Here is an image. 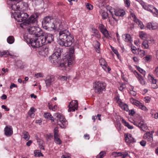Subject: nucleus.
Here are the masks:
<instances>
[{
	"label": "nucleus",
	"mask_w": 158,
	"mask_h": 158,
	"mask_svg": "<svg viewBox=\"0 0 158 158\" xmlns=\"http://www.w3.org/2000/svg\"><path fill=\"white\" fill-rule=\"evenodd\" d=\"M42 23L45 29L60 30L58 43L61 46H70L74 41L73 37L69 31L66 30H63L66 26L60 19H54L51 16H48L43 19Z\"/></svg>",
	"instance_id": "obj_1"
},
{
	"label": "nucleus",
	"mask_w": 158,
	"mask_h": 158,
	"mask_svg": "<svg viewBox=\"0 0 158 158\" xmlns=\"http://www.w3.org/2000/svg\"><path fill=\"white\" fill-rule=\"evenodd\" d=\"M38 14L36 13L31 15L27 20L24 22L20 25V26L24 29H27L29 33L27 35L26 39L27 42L32 47V43L36 40L40 36L42 32L41 29L37 27L34 26L37 22Z\"/></svg>",
	"instance_id": "obj_2"
},
{
	"label": "nucleus",
	"mask_w": 158,
	"mask_h": 158,
	"mask_svg": "<svg viewBox=\"0 0 158 158\" xmlns=\"http://www.w3.org/2000/svg\"><path fill=\"white\" fill-rule=\"evenodd\" d=\"M53 36L52 34L42 33L36 40H35V41L32 43L33 48H39L43 45L50 43L53 41Z\"/></svg>",
	"instance_id": "obj_3"
},
{
	"label": "nucleus",
	"mask_w": 158,
	"mask_h": 158,
	"mask_svg": "<svg viewBox=\"0 0 158 158\" xmlns=\"http://www.w3.org/2000/svg\"><path fill=\"white\" fill-rule=\"evenodd\" d=\"M74 52V50L73 48H71L69 49V57L70 58H68L69 59H67L66 62L60 64L59 66V69L64 71H69L71 68V66L73 63L72 61L73 60V54Z\"/></svg>",
	"instance_id": "obj_4"
},
{
	"label": "nucleus",
	"mask_w": 158,
	"mask_h": 158,
	"mask_svg": "<svg viewBox=\"0 0 158 158\" xmlns=\"http://www.w3.org/2000/svg\"><path fill=\"white\" fill-rule=\"evenodd\" d=\"M11 4L12 9L14 11L23 12L27 10L28 7L27 3L24 2H15Z\"/></svg>",
	"instance_id": "obj_5"
},
{
	"label": "nucleus",
	"mask_w": 158,
	"mask_h": 158,
	"mask_svg": "<svg viewBox=\"0 0 158 158\" xmlns=\"http://www.w3.org/2000/svg\"><path fill=\"white\" fill-rule=\"evenodd\" d=\"M54 116L55 120L57 121V125L61 128H65L68 124V122L64 116L59 113H57L54 114Z\"/></svg>",
	"instance_id": "obj_6"
},
{
	"label": "nucleus",
	"mask_w": 158,
	"mask_h": 158,
	"mask_svg": "<svg viewBox=\"0 0 158 158\" xmlns=\"http://www.w3.org/2000/svg\"><path fill=\"white\" fill-rule=\"evenodd\" d=\"M109 11L113 19L116 21L118 20V18H117L115 16L123 17L125 14V11L122 9H119L115 10L111 8L109 10Z\"/></svg>",
	"instance_id": "obj_7"
},
{
	"label": "nucleus",
	"mask_w": 158,
	"mask_h": 158,
	"mask_svg": "<svg viewBox=\"0 0 158 158\" xmlns=\"http://www.w3.org/2000/svg\"><path fill=\"white\" fill-rule=\"evenodd\" d=\"M94 84V87L95 93L98 94H101L103 91L106 90V85L105 82L98 81L95 82Z\"/></svg>",
	"instance_id": "obj_8"
},
{
	"label": "nucleus",
	"mask_w": 158,
	"mask_h": 158,
	"mask_svg": "<svg viewBox=\"0 0 158 158\" xmlns=\"http://www.w3.org/2000/svg\"><path fill=\"white\" fill-rule=\"evenodd\" d=\"M60 53L57 52H55L49 57L50 61L55 65H58L60 62Z\"/></svg>",
	"instance_id": "obj_9"
},
{
	"label": "nucleus",
	"mask_w": 158,
	"mask_h": 158,
	"mask_svg": "<svg viewBox=\"0 0 158 158\" xmlns=\"http://www.w3.org/2000/svg\"><path fill=\"white\" fill-rule=\"evenodd\" d=\"M59 131L57 127L55 128L54 130V140L57 144L60 145L62 141L59 138V135L58 134Z\"/></svg>",
	"instance_id": "obj_10"
},
{
	"label": "nucleus",
	"mask_w": 158,
	"mask_h": 158,
	"mask_svg": "<svg viewBox=\"0 0 158 158\" xmlns=\"http://www.w3.org/2000/svg\"><path fill=\"white\" fill-rule=\"evenodd\" d=\"M99 63L102 68L105 71L109 72L111 70L110 68L108 67L107 63L104 59H100L99 60Z\"/></svg>",
	"instance_id": "obj_11"
},
{
	"label": "nucleus",
	"mask_w": 158,
	"mask_h": 158,
	"mask_svg": "<svg viewBox=\"0 0 158 158\" xmlns=\"http://www.w3.org/2000/svg\"><path fill=\"white\" fill-rule=\"evenodd\" d=\"M55 80V78L53 76H48L46 78V79L45 80L47 87H50L51 83Z\"/></svg>",
	"instance_id": "obj_12"
},
{
	"label": "nucleus",
	"mask_w": 158,
	"mask_h": 158,
	"mask_svg": "<svg viewBox=\"0 0 158 158\" xmlns=\"http://www.w3.org/2000/svg\"><path fill=\"white\" fill-rule=\"evenodd\" d=\"M4 134L7 137L10 136L13 133V129L10 126H6L4 129Z\"/></svg>",
	"instance_id": "obj_13"
},
{
	"label": "nucleus",
	"mask_w": 158,
	"mask_h": 158,
	"mask_svg": "<svg viewBox=\"0 0 158 158\" xmlns=\"http://www.w3.org/2000/svg\"><path fill=\"white\" fill-rule=\"evenodd\" d=\"M134 73L137 78L138 79L140 83L142 85H145L146 83V81L144 80L143 77L138 72L135 70L134 71Z\"/></svg>",
	"instance_id": "obj_14"
},
{
	"label": "nucleus",
	"mask_w": 158,
	"mask_h": 158,
	"mask_svg": "<svg viewBox=\"0 0 158 158\" xmlns=\"http://www.w3.org/2000/svg\"><path fill=\"white\" fill-rule=\"evenodd\" d=\"M148 79L150 82L152 83V87L153 89H156L158 87L157 85L156 84L157 80L155 79L151 75H149Z\"/></svg>",
	"instance_id": "obj_15"
},
{
	"label": "nucleus",
	"mask_w": 158,
	"mask_h": 158,
	"mask_svg": "<svg viewBox=\"0 0 158 158\" xmlns=\"http://www.w3.org/2000/svg\"><path fill=\"white\" fill-rule=\"evenodd\" d=\"M122 37L124 40L126 42L131 43L133 42L132 38L129 34H124L123 35Z\"/></svg>",
	"instance_id": "obj_16"
},
{
	"label": "nucleus",
	"mask_w": 158,
	"mask_h": 158,
	"mask_svg": "<svg viewBox=\"0 0 158 158\" xmlns=\"http://www.w3.org/2000/svg\"><path fill=\"white\" fill-rule=\"evenodd\" d=\"M157 25L154 23H149L147 24L146 27L150 30H155L157 28Z\"/></svg>",
	"instance_id": "obj_17"
},
{
	"label": "nucleus",
	"mask_w": 158,
	"mask_h": 158,
	"mask_svg": "<svg viewBox=\"0 0 158 158\" xmlns=\"http://www.w3.org/2000/svg\"><path fill=\"white\" fill-rule=\"evenodd\" d=\"M4 56H5V57L10 56L13 58H14V55L10 53V52L8 50L0 52V57H2Z\"/></svg>",
	"instance_id": "obj_18"
},
{
	"label": "nucleus",
	"mask_w": 158,
	"mask_h": 158,
	"mask_svg": "<svg viewBox=\"0 0 158 158\" xmlns=\"http://www.w3.org/2000/svg\"><path fill=\"white\" fill-rule=\"evenodd\" d=\"M13 15H14V18L18 22H22L24 21L20 13L18 14L16 13H15Z\"/></svg>",
	"instance_id": "obj_19"
},
{
	"label": "nucleus",
	"mask_w": 158,
	"mask_h": 158,
	"mask_svg": "<svg viewBox=\"0 0 158 158\" xmlns=\"http://www.w3.org/2000/svg\"><path fill=\"white\" fill-rule=\"evenodd\" d=\"M93 45L96 51L98 53H99L100 45V43L97 40L94 41L93 42Z\"/></svg>",
	"instance_id": "obj_20"
},
{
	"label": "nucleus",
	"mask_w": 158,
	"mask_h": 158,
	"mask_svg": "<svg viewBox=\"0 0 158 158\" xmlns=\"http://www.w3.org/2000/svg\"><path fill=\"white\" fill-rule=\"evenodd\" d=\"M125 141L127 143H131L135 142L134 139L132 137V135L130 134L125 137Z\"/></svg>",
	"instance_id": "obj_21"
},
{
	"label": "nucleus",
	"mask_w": 158,
	"mask_h": 158,
	"mask_svg": "<svg viewBox=\"0 0 158 158\" xmlns=\"http://www.w3.org/2000/svg\"><path fill=\"white\" fill-rule=\"evenodd\" d=\"M119 105L120 107L123 110H125L127 111H128L129 110L128 107V105L120 101L119 103Z\"/></svg>",
	"instance_id": "obj_22"
},
{
	"label": "nucleus",
	"mask_w": 158,
	"mask_h": 158,
	"mask_svg": "<svg viewBox=\"0 0 158 158\" xmlns=\"http://www.w3.org/2000/svg\"><path fill=\"white\" fill-rule=\"evenodd\" d=\"M133 20L136 23L138 24L141 29H142L143 28L144 25H143L142 22L140 20L137 19L136 18L133 19Z\"/></svg>",
	"instance_id": "obj_23"
},
{
	"label": "nucleus",
	"mask_w": 158,
	"mask_h": 158,
	"mask_svg": "<svg viewBox=\"0 0 158 158\" xmlns=\"http://www.w3.org/2000/svg\"><path fill=\"white\" fill-rule=\"evenodd\" d=\"M143 7L145 10L147 11H150L152 13V14L153 13V12L152 9V8L154 9V8H155V7H154L153 6L150 5H148V6L145 5H143Z\"/></svg>",
	"instance_id": "obj_24"
},
{
	"label": "nucleus",
	"mask_w": 158,
	"mask_h": 158,
	"mask_svg": "<svg viewBox=\"0 0 158 158\" xmlns=\"http://www.w3.org/2000/svg\"><path fill=\"white\" fill-rule=\"evenodd\" d=\"M91 32L94 34V36L97 38H99L100 37V34L98 31L96 29L92 27V28Z\"/></svg>",
	"instance_id": "obj_25"
},
{
	"label": "nucleus",
	"mask_w": 158,
	"mask_h": 158,
	"mask_svg": "<svg viewBox=\"0 0 158 158\" xmlns=\"http://www.w3.org/2000/svg\"><path fill=\"white\" fill-rule=\"evenodd\" d=\"M141 125H139V128L140 129L144 131H145L148 129V127L146 124H144L143 120L141 121Z\"/></svg>",
	"instance_id": "obj_26"
},
{
	"label": "nucleus",
	"mask_w": 158,
	"mask_h": 158,
	"mask_svg": "<svg viewBox=\"0 0 158 158\" xmlns=\"http://www.w3.org/2000/svg\"><path fill=\"white\" fill-rule=\"evenodd\" d=\"M69 105H70L72 107H75L76 110L78 109V102L77 100L72 101L70 102Z\"/></svg>",
	"instance_id": "obj_27"
},
{
	"label": "nucleus",
	"mask_w": 158,
	"mask_h": 158,
	"mask_svg": "<svg viewBox=\"0 0 158 158\" xmlns=\"http://www.w3.org/2000/svg\"><path fill=\"white\" fill-rule=\"evenodd\" d=\"M41 50L40 51L43 54V55H47L48 53L49 50L48 47H43L41 49Z\"/></svg>",
	"instance_id": "obj_28"
},
{
	"label": "nucleus",
	"mask_w": 158,
	"mask_h": 158,
	"mask_svg": "<svg viewBox=\"0 0 158 158\" xmlns=\"http://www.w3.org/2000/svg\"><path fill=\"white\" fill-rule=\"evenodd\" d=\"M101 32L107 38H109L110 36L109 35L108 31L105 28H102L101 29Z\"/></svg>",
	"instance_id": "obj_29"
},
{
	"label": "nucleus",
	"mask_w": 158,
	"mask_h": 158,
	"mask_svg": "<svg viewBox=\"0 0 158 158\" xmlns=\"http://www.w3.org/2000/svg\"><path fill=\"white\" fill-rule=\"evenodd\" d=\"M122 122L124 125L127 127L128 128L131 129L133 128V126L130 125L124 119H122Z\"/></svg>",
	"instance_id": "obj_30"
},
{
	"label": "nucleus",
	"mask_w": 158,
	"mask_h": 158,
	"mask_svg": "<svg viewBox=\"0 0 158 158\" xmlns=\"http://www.w3.org/2000/svg\"><path fill=\"white\" fill-rule=\"evenodd\" d=\"M14 38L12 36H9L7 39V42L9 44H13L14 42Z\"/></svg>",
	"instance_id": "obj_31"
},
{
	"label": "nucleus",
	"mask_w": 158,
	"mask_h": 158,
	"mask_svg": "<svg viewBox=\"0 0 158 158\" xmlns=\"http://www.w3.org/2000/svg\"><path fill=\"white\" fill-rule=\"evenodd\" d=\"M149 41L148 40L144 41L142 43V48L144 49H148L149 47L148 44Z\"/></svg>",
	"instance_id": "obj_32"
},
{
	"label": "nucleus",
	"mask_w": 158,
	"mask_h": 158,
	"mask_svg": "<svg viewBox=\"0 0 158 158\" xmlns=\"http://www.w3.org/2000/svg\"><path fill=\"white\" fill-rule=\"evenodd\" d=\"M112 155L115 158L118 156H122V154L121 152H113L112 153Z\"/></svg>",
	"instance_id": "obj_33"
},
{
	"label": "nucleus",
	"mask_w": 158,
	"mask_h": 158,
	"mask_svg": "<svg viewBox=\"0 0 158 158\" xmlns=\"http://www.w3.org/2000/svg\"><path fill=\"white\" fill-rule=\"evenodd\" d=\"M101 15L102 17V19H106L108 17V14L107 12H106L103 11H101Z\"/></svg>",
	"instance_id": "obj_34"
},
{
	"label": "nucleus",
	"mask_w": 158,
	"mask_h": 158,
	"mask_svg": "<svg viewBox=\"0 0 158 158\" xmlns=\"http://www.w3.org/2000/svg\"><path fill=\"white\" fill-rule=\"evenodd\" d=\"M138 54L139 56L141 58L143 57L145 55V52L143 50H139V49H138Z\"/></svg>",
	"instance_id": "obj_35"
},
{
	"label": "nucleus",
	"mask_w": 158,
	"mask_h": 158,
	"mask_svg": "<svg viewBox=\"0 0 158 158\" xmlns=\"http://www.w3.org/2000/svg\"><path fill=\"white\" fill-rule=\"evenodd\" d=\"M36 109H35L34 107H32L31 108L30 110L28 112V114L30 116H31L35 112Z\"/></svg>",
	"instance_id": "obj_36"
},
{
	"label": "nucleus",
	"mask_w": 158,
	"mask_h": 158,
	"mask_svg": "<svg viewBox=\"0 0 158 158\" xmlns=\"http://www.w3.org/2000/svg\"><path fill=\"white\" fill-rule=\"evenodd\" d=\"M24 137L23 138L26 140H28L30 135H29L28 133L26 131H25L23 132Z\"/></svg>",
	"instance_id": "obj_37"
},
{
	"label": "nucleus",
	"mask_w": 158,
	"mask_h": 158,
	"mask_svg": "<svg viewBox=\"0 0 158 158\" xmlns=\"http://www.w3.org/2000/svg\"><path fill=\"white\" fill-rule=\"evenodd\" d=\"M48 107L49 109L52 110L53 111H56L57 108V105H55L54 106H53L52 105H50L49 103H48Z\"/></svg>",
	"instance_id": "obj_38"
},
{
	"label": "nucleus",
	"mask_w": 158,
	"mask_h": 158,
	"mask_svg": "<svg viewBox=\"0 0 158 158\" xmlns=\"http://www.w3.org/2000/svg\"><path fill=\"white\" fill-rule=\"evenodd\" d=\"M106 155V152L104 151L101 152L96 156V158H103Z\"/></svg>",
	"instance_id": "obj_39"
},
{
	"label": "nucleus",
	"mask_w": 158,
	"mask_h": 158,
	"mask_svg": "<svg viewBox=\"0 0 158 158\" xmlns=\"http://www.w3.org/2000/svg\"><path fill=\"white\" fill-rule=\"evenodd\" d=\"M23 20H26L28 17L29 15L27 13L24 12H20Z\"/></svg>",
	"instance_id": "obj_40"
},
{
	"label": "nucleus",
	"mask_w": 158,
	"mask_h": 158,
	"mask_svg": "<svg viewBox=\"0 0 158 158\" xmlns=\"http://www.w3.org/2000/svg\"><path fill=\"white\" fill-rule=\"evenodd\" d=\"M152 58V56L150 55H148L145 57L143 58V59L146 62H148L150 61Z\"/></svg>",
	"instance_id": "obj_41"
},
{
	"label": "nucleus",
	"mask_w": 158,
	"mask_h": 158,
	"mask_svg": "<svg viewBox=\"0 0 158 158\" xmlns=\"http://www.w3.org/2000/svg\"><path fill=\"white\" fill-rule=\"evenodd\" d=\"M139 37L142 39L144 40L146 38L147 35L145 33L142 31L140 33Z\"/></svg>",
	"instance_id": "obj_42"
},
{
	"label": "nucleus",
	"mask_w": 158,
	"mask_h": 158,
	"mask_svg": "<svg viewBox=\"0 0 158 158\" xmlns=\"http://www.w3.org/2000/svg\"><path fill=\"white\" fill-rule=\"evenodd\" d=\"M137 69L139 72L141 73L143 75L145 76L146 74V73L144 70L140 68L139 67H137Z\"/></svg>",
	"instance_id": "obj_43"
},
{
	"label": "nucleus",
	"mask_w": 158,
	"mask_h": 158,
	"mask_svg": "<svg viewBox=\"0 0 158 158\" xmlns=\"http://www.w3.org/2000/svg\"><path fill=\"white\" fill-rule=\"evenodd\" d=\"M34 154H35V156H42V154L39 151V150H35L34 151Z\"/></svg>",
	"instance_id": "obj_44"
},
{
	"label": "nucleus",
	"mask_w": 158,
	"mask_h": 158,
	"mask_svg": "<svg viewBox=\"0 0 158 158\" xmlns=\"http://www.w3.org/2000/svg\"><path fill=\"white\" fill-rule=\"evenodd\" d=\"M131 51L134 54H136L137 53V52H136V48L134 45H131Z\"/></svg>",
	"instance_id": "obj_45"
},
{
	"label": "nucleus",
	"mask_w": 158,
	"mask_h": 158,
	"mask_svg": "<svg viewBox=\"0 0 158 158\" xmlns=\"http://www.w3.org/2000/svg\"><path fill=\"white\" fill-rule=\"evenodd\" d=\"M68 107L69 108L68 111L69 112H70L72 111H75L76 110V108H75V107H72V106H71L70 105H69L68 106Z\"/></svg>",
	"instance_id": "obj_46"
},
{
	"label": "nucleus",
	"mask_w": 158,
	"mask_h": 158,
	"mask_svg": "<svg viewBox=\"0 0 158 158\" xmlns=\"http://www.w3.org/2000/svg\"><path fill=\"white\" fill-rule=\"evenodd\" d=\"M125 6L128 7L130 5V0H124Z\"/></svg>",
	"instance_id": "obj_47"
},
{
	"label": "nucleus",
	"mask_w": 158,
	"mask_h": 158,
	"mask_svg": "<svg viewBox=\"0 0 158 158\" xmlns=\"http://www.w3.org/2000/svg\"><path fill=\"white\" fill-rule=\"evenodd\" d=\"M43 74L41 73H39L35 74V77L36 78H38L39 77H43Z\"/></svg>",
	"instance_id": "obj_48"
},
{
	"label": "nucleus",
	"mask_w": 158,
	"mask_h": 158,
	"mask_svg": "<svg viewBox=\"0 0 158 158\" xmlns=\"http://www.w3.org/2000/svg\"><path fill=\"white\" fill-rule=\"evenodd\" d=\"M87 8L89 10H92L93 9V6L91 4L87 3L86 5Z\"/></svg>",
	"instance_id": "obj_49"
},
{
	"label": "nucleus",
	"mask_w": 158,
	"mask_h": 158,
	"mask_svg": "<svg viewBox=\"0 0 158 158\" xmlns=\"http://www.w3.org/2000/svg\"><path fill=\"white\" fill-rule=\"evenodd\" d=\"M152 133L150 132H148L145 133L144 134L143 136V138L144 139H146L148 138L149 136V135H150Z\"/></svg>",
	"instance_id": "obj_50"
},
{
	"label": "nucleus",
	"mask_w": 158,
	"mask_h": 158,
	"mask_svg": "<svg viewBox=\"0 0 158 158\" xmlns=\"http://www.w3.org/2000/svg\"><path fill=\"white\" fill-rule=\"evenodd\" d=\"M153 140V135L152 133L149 135V136L148 138V141L149 142H151Z\"/></svg>",
	"instance_id": "obj_51"
},
{
	"label": "nucleus",
	"mask_w": 158,
	"mask_h": 158,
	"mask_svg": "<svg viewBox=\"0 0 158 158\" xmlns=\"http://www.w3.org/2000/svg\"><path fill=\"white\" fill-rule=\"evenodd\" d=\"M139 108L142 110H147L146 107L143 105H142L141 103L140 105Z\"/></svg>",
	"instance_id": "obj_52"
},
{
	"label": "nucleus",
	"mask_w": 158,
	"mask_h": 158,
	"mask_svg": "<svg viewBox=\"0 0 158 158\" xmlns=\"http://www.w3.org/2000/svg\"><path fill=\"white\" fill-rule=\"evenodd\" d=\"M154 9L156 11V12H153V15L158 17V10L156 8H154Z\"/></svg>",
	"instance_id": "obj_53"
},
{
	"label": "nucleus",
	"mask_w": 158,
	"mask_h": 158,
	"mask_svg": "<svg viewBox=\"0 0 158 158\" xmlns=\"http://www.w3.org/2000/svg\"><path fill=\"white\" fill-rule=\"evenodd\" d=\"M44 116L46 118L49 119L50 116H51V115L49 113H45L44 114Z\"/></svg>",
	"instance_id": "obj_54"
},
{
	"label": "nucleus",
	"mask_w": 158,
	"mask_h": 158,
	"mask_svg": "<svg viewBox=\"0 0 158 158\" xmlns=\"http://www.w3.org/2000/svg\"><path fill=\"white\" fill-rule=\"evenodd\" d=\"M154 74L157 77H158V66L155 69L154 72Z\"/></svg>",
	"instance_id": "obj_55"
},
{
	"label": "nucleus",
	"mask_w": 158,
	"mask_h": 158,
	"mask_svg": "<svg viewBox=\"0 0 158 158\" xmlns=\"http://www.w3.org/2000/svg\"><path fill=\"white\" fill-rule=\"evenodd\" d=\"M146 141L142 140L140 142V145L143 147L145 146L146 145Z\"/></svg>",
	"instance_id": "obj_56"
},
{
	"label": "nucleus",
	"mask_w": 158,
	"mask_h": 158,
	"mask_svg": "<svg viewBox=\"0 0 158 158\" xmlns=\"http://www.w3.org/2000/svg\"><path fill=\"white\" fill-rule=\"evenodd\" d=\"M122 158H125L128 155V153L127 152H122Z\"/></svg>",
	"instance_id": "obj_57"
},
{
	"label": "nucleus",
	"mask_w": 158,
	"mask_h": 158,
	"mask_svg": "<svg viewBox=\"0 0 158 158\" xmlns=\"http://www.w3.org/2000/svg\"><path fill=\"white\" fill-rule=\"evenodd\" d=\"M152 116L155 119H157L158 118V113H152Z\"/></svg>",
	"instance_id": "obj_58"
},
{
	"label": "nucleus",
	"mask_w": 158,
	"mask_h": 158,
	"mask_svg": "<svg viewBox=\"0 0 158 158\" xmlns=\"http://www.w3.org/2000/svg\"><path fill=\"white\" fill-rule=\"evenodd\" d=\"M59 78L62 80L64 81L66 80L67 77L64 76H61L59 77Z\"/></svg>",
	"instance_id": "obj_59"
},
{
	"label": "nucleus",
	"mask_w": 158,
	"mask_h": 158,
	"mask_svg": "<svg viewBox=\"0 0 158 158\" xmlns=\"http://www.w3.org/2000/svg\"><path fill=\"white\" fill-rule=\"evenodd\" d=\"M17 85L14 84V83H11L10 85V89H12L13 88L17 87Z\"/></svg>",
	"instance_id": "obj_60"
},
{
	"label": "nucleus",
	"mask_w": 158,
	"mask_h": 158,
	"mask_svg": "<svg viewBox=\"0 0 158 158\" xmlns=\"http://www.w3.org/2000/svg\"><path fill=\"white\" fill-rule=\"evenodd\" d=\"M130 16L132 18V20L134 19L135 18H136V16L135 15V14L132 12H131L130 13Z\"/></svg>",
	"instance_id": "obj_61"
},
{
	"label": "nucleus",
	"mask_w": 158,
	"mask_h": 158,
	"mask_svg": "<svg viewBox=\"0 0 158 158\" xmlns=\"http://www.w3.org/2000/svg\"><path fill=\"white\" fill-rule=\"evenodd\" d=\"M1 107L2 108L5 110L7 111H9L10 110L9 109V108H7L6 107V106L5 105H2Z\"/></svg>",
	"instance_id": "obj_62"
},
{
	"label": "nucleus",
	"mask_w": 158,
	"mask_h": 158,
	"mask_svg": "<svg viewBox=\"0 0 158 158\" xmlns=\"http://www.w3.org/2000/svg\"><path fill=\"white\" fill-rule=\"evenodd\" d=\"M136 100L132 98H131L130 99V101L133 104H134Z\"/></svg>",
	"instance_id": "obj_63"
},
{
	"label": "nucleus",
	"mask_w": 158,
	"mask_h": 158,
	"mask_svg": "<svg viewBox=\"0 0 158 158\" xmlns=\"http://www.w3.org/2000/svg\"><path fill=\"white\" fill-rule=\"evenodd\" d=\"M145 102H146V103H148L149 101H150V100L151 99L149 97H146L145 98Z\"/></svg>",
	"instance_id": "obj_64"
}]
</instances>
